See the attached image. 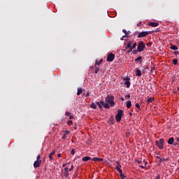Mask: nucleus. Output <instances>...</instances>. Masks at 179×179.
<instances>
[{"label": "nucleus", "instance_id": "nucleus-1", "mask_svg": "<svg viewBox=\"0 0 179 179\" xmlns=\"http://www.w3.org/2000/svg\"><path fill=\"white\" fill-rule=\"evenodd\" d=\"M89 160H92V162H103L102 158H99V157H84L83 158V162H89Z\"/></svg>", "mask_w": 179, "mask_h": 179}, {"label": "nucleus", "instance_id": "nucleus-2", "mask_svg": "<svg viewBox=\"0 0 179 179\" xmlns=\"http://www.w3.org/2000/svg\"><path fill=\"white\" fill-rule=\"evenodd\" d=\"M106 103L110 104V107H113L115 104L114 103V96H108L105 99Z\"/></svg>", "mask_w": 179, "mask_h": 179}, {"label": "nucleus", "instance_id": "nucleus-3", "mask_svg": "<svg viewBox=\"0 0 179 179\" xmlns=\"http://www.w3.org/2000/svg\"><path fill=\"white\" fill-rule=\"evenodd\" d=\"M145 48H146V45L145 44V43L142 41H140L137 47L138 52H142V51H143Z\"/></svg>", "mask_w": 179, "mask_h": 179}, {"label": "nucleus", "instance_id": "nucleus-4", "mask_svg": "<svg viewBox=\"0 0 179 179\" xmlns=\"http://www.w3.org/2000/svg\"><path fill=\"white\" fill-rule=\"evenodd\" d=\"M124 115V112L122 110H117V113L115 115V120L117 122H120L121 121V118H122V115Z\"/></svg>", "mask_w": 179, "mask_h": 179}, {"label": "nucleus", "instance_id": "nucleus-5", "mask_svg": "<svg viewBox=\"0 0 179 179\" xmlns=\"http://www.w3.org/2000/svg\"><path fill=\"white\" fill-rule=\"evenodd\" d=\"M155 143L159 149H163L164 148V138H160L159 141H155Z\"/></svg>", "mask_w": 179, "mask_h": 179}, {"label": "nucleus", "instance_id": "nucleus-6", "mask_svg": "<svg viewBox=\"0 0 179 179\" xmlns=\"http://www.w3.org/2000/svg\"><path fill=\"white\" fill-rule=\"evenodd\" d=\"M149 34H152L151 31H142L138 34V38H142V37H146V36H149Z\"/></svg>", "mask_w": 179, "mask_h": 179}, {"label": "nucleus", "instance_id": "nucleus-7", "mask_svg": "<svg viewBox=\"0 0 179 179\" xmlns=\"http://www.w3.org/2000/svg\"><path fill=\"white\" fill-rule=\"evenodd\" d=\"M138 164L140 165V167L141 169H146V164H148V162L145 160L143 161H137Z\"/></svg>", "mask_w": 179, "mask_h": 179}, {"label": "nucleus", "instance_id": "nucleus-8", "mask_svg": "<svg viewBox=\"0 0 179 179\" xmlns=\"http://www.w3.org/2000/svg\"><path fill=\"white\" fill-rule=\"evenodd\" d=\"M114 58H115V55L113 53H110L108 55L107 61L108 62H113L114 61Z\"/></svg>", "mask_w": 179, "mask_h": 179}, {"label": "nucleus", "instance_id": "nucleus-9", "mask_svg": "<svg viewBox=\"0 0 179 179\" xmlns=\"http://www.w3.org/2000/svg\"><path fill=\"white\" fill-rule=\"evenodd\" d=\"M40 166H41V161H35L34 162V169H37L38 167H40Z\"/></svg>", "mask_w": 179, "mask_h": 179}, {"label": "nucleus", "instance_id": "nucleus-10", "mask_svg": "<svg viewBox=\"0 0 179 179\" xmlns=\"http://www.w3.org/2000/svg\"><path fill=\"white\" fill-rule=\"evenodd\" d=\"M114 115H112L110 117L109 120H108V124H110V125H114Z\"/></svg>", "mask_w": 179, "mask_h": 179}, {"label": "nucleus", "instance_id": "nucleus-11", "mask_svg": "<svg viewBox=\"0 0 179 179\" xmlns=\"http://www.w3.org/2000/svg\"><path fill=\"white\" fill-rule=\"evenodd\" d=\"M124 80H126L124 83V85H126L127 87L129 88L131 86V83L129 82V78H126Z\"/></svg>", "mask_w": 179, "mask_h": 179}, {"label": "nucleus", "instance_id": "nucleus-12", "mask_svg": "<svg viewBox=\"0 0 179 179\" xmlns=\"http://www.w3.org/2000/svg\"><path fill=\"white\" fill-rule=\"evenodd\" d=\"M101 103H102V106L105 108H110V105H108V103L107 102H104V101L101 100Z\"/></svg>", "mask_w": 179, "mask_h": 179}, {"label": "nucleus", "instance_id": "nucleus-13", "mask_svg": "<svg viewBox=\"0 0 179 179\" xmlns=\"http://www.w3.org/2000/svg\"><path fill=\"white\" fill-rule=\"evenodd\" d=\"M148 26H151V27H157V26H159V24L157 22H150L148 24Z\"/></svg>", "mask_w": 179, "mask_h": 179}, {"label": "nucleus", "instance_id": "nucleus-14", "mask_svg": "<svg viewBox=\"0 0 179 179\" xmlns=\"http://www.w3.org/2000/svg\"><path fill=\"white\" fill-rule=\"evenodd\" d=\"M116 170H117L118 173H122V169H120L121 165L120 162H117Z\"/></svg>", "mask_w": 179, "mask_h": 179}, {"label": "nucleus", "instance_id": "nucleus-15", "mask_svg": "<svg viewBox=\"0 0 179 179\" xmlns=\"http://www.w3.org/2000/svg\"><path fill=\"white\" fill-rule=\"evenodd\" d=\"M136 42H135L132 46H131L130 49L127 51V52H131L132 51V50H135V48H136Z\"/></svg>", "mask_w": 179, "mask_h": 179}, {"label": "nucleus", "instance_id": "nucleus-16", "mask_svg": "<svg viewBox=\"0 0 179 179\" xmlns=\"http://www.w3.org/2000/svg\"><path fill=\"white\" fill-rule=\"evenodd\" d=\"M83 93V89L82 87L78 88L77 95L80 96Z\"/></svg>", "mask_w": 179, "mask_h": 179}, {"label": "nucleus", "instance_id": "nucleus-17", "mask_svg": "<svg viewBox=\"0 0 179 179\" xmlns=\"http://www.w3.org/2000/svg\"><path fill=\"white\" fill-rule=\"evenodd\" d=\"M136 76L141 77L142 76V71L140 69L136 71Z\"/></svg>", "mask_w": 179, "mask_h": 179}, {"label": "nucleus", "instance_id": "nucleus-18", "mask_svg": "<svg viewBox=\"0 0 179 179\" xmlns=\"http://www.w3.org/2000/svg\"><path fill=\"white\" fill-rule=\"evenodd\" d=\"M135 62H138V64H141V62H142V56H140V57H137L135 59Z\"/></svg>", "mask_w": 179, "mask_h": 179}, {"label": "nucleus", "instance_id": "nucleus-19", "mask_svg": "<svg viewBox=\"0 0 179 179\" xmlns=\"http://www.w3.org/2000/svg\"><path fill=\"white\" fill-rule=\"evenodd\" d=\"M169 145H173L174 143V138L171 137L168 140Z\"/></svg>", "mask_w": 179, "mask_h": 179}, {"label": "nucleus", "instance_id": "nucleus-20", "mask_svg": "<svg viewBox=\"0 0 179 179\" xmlns=\"http://www.w3.org/2000/svg\"><path fill=\"white\" fill-rule=\"evenodd\" d=\"M96 104L98 106V107H99L100 110H101V108H103V104L101 103V101H96Z\"/></svg>", "mask_w": 179, "mask_h": 179}, {"label": "nucleus", "instance_id": "nucleus-21", "mask_svg": "<svg viewBox=\"0 0 179 179\" xmlns=\"http://www.w3.org/2000/svg\"><path fill=\"white\" fill-rule=\"evenodd\" d=\"M170 48H171V50H178V47H177V45H173V44L171 45Z\"/></svg>", "mask_w": 179, "mask_h": 179}, {"label": "nucleus", "instance_id": "nucleus-22", "mask_svg": "<svg viewBox=\"0 0 179 179\" xmlns=\"http://www.w3.org/2000/svg\"><path fill=\"white\" fill-rule=\"evenodd\" d=\"M54 155H55V151H53L52 152L50 153L49 155V159L50 160H53L54 159L52 158V156H54Z\"/></svg>", "mask_w": 179, "mask_h": 179}, {"label": "nucleus", "instance_id": "nucleus-23", "mask_svg": "<svg viewBox=\"0 0 179 179\" xmlns=\"http://www.w3.org/2000/svg\"><path fill=\"white\" fill-rule=\"evenodd\" d=\"M103 62V59H101L99 61L96 60L95 62V66H97V65H100V64H101Z\"/></svg>", "mask_w": 179, "mask_h": 179}, {"label": "nucleus", "instance_id": "nucleus-24", "mask_svg": "<svg viewBox=\"0 0 179 179\" xmlns=\"http://www.w3.org/2000/svg\"><path fill=\"white\" fill-rule=\"evenodd\" d=\"M132 45H131V43H127V45L125 46V50H124V51H127V50H131V47Z\"/></svg>", "mask_w": 179, "mask_h": 179}, {"label": "nucleus", "instance_id": "nucleus-25", "mask_svg": "<svg viewBox=\"0 0 179 179\" xmlns=\"http://www.w3.org/2000/svg\"><path fill=\"white\" fill-rule=\"evenodd\" d=\"M126 104H127V107L128 108H131V106H132V103H131V101H127L126 102Z\"/></svg>", "mask_w": 179, "mask_h": 179}, {"label": "nucleus", "instance_id": "nucleus-26", "mask_svg": "<svg viewBox=\"0 0 179 179\" xmlns=\"http://www.w3.org/2000/svg\"><path fill=\"white\" fill-rule=\"evenodd\" d=\"M90 107L91 108H94V110H96V108H97V106L95 105L94 102L91 103Z\"/></svg>", "mask_w": 179, "mask_h": 179}, {"label": "nucleus", "instance_id": "nucleus-27", "mask_svg": "<svg viewBox=\"0 0 179 179\" xmlns=\"http://www.w3.org/2000/svg\"><path fill=\"white\" fill-rule=\"evenodd\" d=\"M152 101H155V98H150L147 100V103L149 104V103H152Z\"/></svg>", "mask_w": 179, "mask_h": 179}, {"label": "nucleus", "instance_id": "nucleus-28", "mask_svg": "<svg viewBox=\"0 0 179 179\" xmlns=\"http://www.w3.org/2000/svg\"><path fill=\"white\" fill-rule=\"evenodd\" d=\"M178 63V59H174L173 60V65H177Z\"/></svg>", "mask_w": 179, "mask_h": 179}, {"label": "nucleus", "instance_id": "nucleus-29", "mask_svg": "<svg viewBox=\"0 0 179 179\" xmlns=\"http://www.w3.org/2000/svg\"><path fill=\"white\" fill-rule=\"evenodd\" d=\"M100 69H99V66H95V73H98Z\"/></svg>", "mask_w": 179, "mask_h": 179}, {"label": "nucleus", "instance_id": "nucleus-30", "mask_svg": "<svg viewBox=\"0 0 179 179\" xmlns=\"http://www.w3.org/2000/svg\"><path fill=\"white\" fill-rule=\"evenodd\" d=\"M68 176H69V172L64 171V177H66V178H68Z\"/></svg>", "mask_w": 179, "mask_h": 179}, {"label": "nucleus", "instance_id": "nucleus-31", "mask_svg": "<svg viewBox=\"0 0 179 179\" xmlns=\"http://www.w3.org/2000/svg\"><path fill=\"white\" fill-rule=\"evenodd\" d=\"M72 124H73V122H72V120H69V121L67 122V125L71 126V125H72Z\"/></svg>", "mask_w": 179, "mask_h": 179}, {"label": "nucleus", "instance_id": "nucleus-32", "mask_svg": "<svg viewBox=\"0 0 179 179\" xmlns=\"http://www.w3.org/2000/svg\"><path fill=\"white\" fill-rule=\"evenodd\" d=\"M40 159H41V156L38 155L36 157V162H41V160H40Z\"/></svg>", "mask_w": 179, "mask_h": 179}, {"label": "nucleus", "instance_id": "nucleus-33", "mask_svg": "<svg viewBox=\"0 0 179 179\" xmlns=\"http://www.w3.org/2000/svg\"><path fill=\"white\" fill-rule=\"evenodd\" d=\"M120 177H121L122 179H125V176H124L122 172H120Z\"/></svg>", "mask_w": 179, "mask_h": 179}, {"label": "nucleus", "instance_id": "nucleus-34", "mask_svg": "<svg viewBox=\"0 0 179 179\" xmlns=\"http://www.w3.org/2000/svg\"><path fill=\"white\" fill-rule=\"evenodd\" d=\"M125 37H129V36H127V35H124L123 36H122L121 38H120V40L122 41H124V38H125Z\"/></svg>", "mask_w": 179, "mask_h": 179}, {"label": "nucleus", "instance_id": "nucleus-35", "mask_svg": "<svg viewBox=\"0 0 179 179\" xmlns=\"http://www.w3.org/2000/svg\"><path fill=\"white\" fill-rule=\"evenodd\" d=\"M136 108H138V110H141V106L139 105V103H136Z\"/></svg>", "mask_w": 179, "mask_h": 179}, {"label": "nucleus", "instance_id": "nucleus-36", "mask_svg": "<svg viewBox=\"0 0 179 179\" xmlns=\"http://www.w3.org/2000/svg\"><path fill=\"white\" fill-rule=\"evenodd\" d=\"M69 134H71V131H64V134L66 135V136L69 135Z\"/></svg>", "mask_w": 179, "mask_h": 179}, {"label": "nucleus", "instance_id": "nucleus-37", "mask_svg": "<svg viewBox=\"0 0 179 179\" xmlns=\"http://www.w3.org/2000/svg\"><path fill=\"white\" fill-rule=\"evenodd\" d=\"M66 138H68V136L65 134L63 135V136L62 137V139H64V141H65V139H66Z\"/></svg>", "mask_w": 179, "mask_h": 179}, {"label": "nucleus", "instance_id": "nucleus-38", "mask_svg": "<svg viewBox=\"0 0 179 179\" xmlns=\"http://www.w3.org/2000/svg\"><path fill=\"white\" fill-rule=\"evenodd\" d=\"M146 69H149V66L145 67V69L143 70V73H145Z\"/></svg>", "mask_w": 179, "mask_h": 179}, {"label": "nucleus", "instance_id": "nucleus-39", "mask_svg": "<svg viewBox=\"0 0 179 179\" xmlns=\"http://www.w3.org/2000/svg\"><path fill=\"white\" fill-rule=\"evenodd\" d=\"M71 155H75V149L71 150Z\"/></svg>", "mask_w": 179, "mask_h": 179}, {"label": "nucleus", "instance_id": "nucleus-40", "mask_svg": "<svg viewBox=\"0 0 179 179\" xmlns=\"http://www.w3.org/2000/svg\"><path fill=\"white\" fill-rule=\"evenodd\" d=\"M173 54H174L175 55H179V52H178V51H175V52H173Z\"/></svg>", "mask_w": 179, "mask_h": 179}, {"label": "nucleus", "instance_id": "nucleus-41", "mask_svg": "<svg viewBox=\"0 0 179 179\" xmlns=\"http://www.w3.org/2000/svg\"><path fill=\"white\" fill-rule=\"evenodd\" d=\"M71 115V113H70V112L66 111L65 115Z\"/></svg>", "mask_w": 179, "mask_h": 179}, {"label": "nucleus", "instance_id": "nucleus-42", "mask_svg": "<svg viewBox=\"0 0 179 179\" xmlns=\"http://www.w3.org/2000/svg\"><path fill=\"white\" fill-rule=\"evenodd\" d=\"M69 120H73V115H70Z\"/></svg>", "mask_w": 179, "mask_h": 179}, {"label": "nucleus", "instance_id": "nucleus-43", "mask_svg": "<svg viewBox=\"0 0 179 179\" xmlns=\"http://www.w3.org/2000/svg\"><path fill=\"white\" fill-rule=\"evenodd\" d=\"M73 170V165L71 166V167L69 169V171H72Z\"/></svg>", "mask_w": 179, "mask_h": 179}, {"label": "nucleus", "instance_id": "nucleus-44", "mask_svg": "<svg viewBox=\"0 0 179 179\" xmlns=\"http://www.w3.org/2000/svg\"><path fill=\"white\" fill-rule=\"evenodd\" d=\"M122 32L124 34H127L128 31H127L125 29H123L122 30Z\"/></svg>", "mask_w": 179, "mask_h": 179}, {"label": "nucleus", "instance_id": "nucleus-45", "mask_svg": "<svg viewBox=\"0 0 179 179\" xmlns=\"http://www.w3.org/2000/svg\"><path fill=\"white\" fill-rule=\"evenodd\" d=\"M132 43H134V41H129L128 42V43L130 44L131 45H132Z\"/></svg>", "mask_w": 179, "mask_h": 179}, {"label": "nucleus", "instance_id": "nucleus-46", "mask_svg": "<svg viewBox=\"0 0 179 179\" xmlns=\"http://www.w3.org/2000/svg\"><path fill=\"white\" fill-rule=\"evenodd\" d=\"M162 162H163V159H162V158L159 159V164H162Z\"/></svg>", "mask_w": 179, "mask_h": 179}, {"label": "nucleus", "instance_id": "nucleus-47", "mask_svg": "<svg viewBox=\"0 0 179 179\" xmlns=\"http://www.w3.org/2000/svg\"><path fill=\"white\" fill-rule=\"evenodd\" d=\"M155 179H160V175H157L155 178Z\"/></svg>", "mask_w": 179, "mask_h": 179}, {"label": "nucleus", "instance_id": "nucleus-48", "mask_svg": "<svg viewBox=\"0 0 179 179\" xmlns=\"http://www.w3.org/2000/svg\"><path fill=\"white\" fill-rule=\"evenodd\" d=\"M130 98H131V95L129 94L126 96V99H130Z\"/></svg>", "mask_w": 179, "mask_h": 179}, {"label": "nucleus", "instance_id": "nucleus-49", "mask_svg": "<svg viewBox=\"0 0 179 179\" xmlns=\"http://www.w3.org/2000/svg\"><path fill=\"white\" fill-rule=\"evenodd\" d=\"M69 169L68 167L64 168V171H68Z\"/></svg>", "mask_w": 179, "mask_h": 179}, {"label": "nucleus", "instance_id": "nucleus-50", "mask_svg": "<svg viewBox=\"0 0 179 179\" xmlns=\"http://www.w3.org/2000/svg\"><path fill=\"white\" fill-rule=\"evenodd\" d=\"M85 96H86V97H89V96H90V94L89 92H87Z\"/></svg>", "mask_w": 179, "mask_h": 179}, {"label": "nucleus", "instance_id": "nucleus-51", "mask_svg": "<svg viewBox=\"0 0 179 179\" xmlns=\"http://www.w3.org/2000/svg\"><path fill=\"white\" fill-rule=\"evenodd\" d=\"M147 45H152V43L148 42V43H147Z\"/></svg>", "mask_w": 179, "mask_h": 179}, {"label": "nucleus", "instance_id": "nucleus-52", "mask_svg": "<svg viewBox=\"0 0 179 179\" xmlns=\"http://www.w3.org/2000/svg\"><path fill=\"white\" fill-rule=\"evenodd\" d=\"M78 176V173L76 172L75 174H74V177L75 178H76V176Z\"/></svg>", "mask_w": 179, "mask_h": 179}, {"label": "nucleus", "instance_id": "nucleus-53", "mask_svg": "<svg viewBox=\"0 0 179 179\" xmlns=\"http://www.w3.org/2000/svg\"><path fill=\"white\" fill-rule=\"evenodd\" d=\"M157 157V159H159V160H160L162 158L160 157H159V156H157L156 157Z\"/></svg>", "mask_w": 179, "mask_h": 179}, {"label": "nucleus", "instance_id": "nucleus-54", "mask_svg": "<svg viewBox=\"0 0 179 179\" xmlns=\"http://www.w3.org/2000/svg\"><path fill=\"white\" fill-rule=\"evenodd\" d=\"M66 164H62V167H66Z\"/></svg>", "mask_w": 179, "mask_h": 179}, {"label": "nucleus", "instance_id": "nucleus-55", "mask_svg": "<svg viewBox=\"0 0 179 179\" xmlns=\"http://www.w3.org/2000/svg\"><path fill=\"white\" fill-rule=\"evenodd\" d=\"M125 34V36H129V32H127V34Z\"/></svg>", "mask_w": 179, "mask_h": 179}, {"label": "nucleus", "instance_id": "nucleus-56", "mask_svg": "<svg viewBox=\"0 0 179 179\" xmlns=\"http://www.w3.org/2000/svg\"><path fill=\"white\" fill-rule=\"evenodd\" d=\"M58 157H62V155L61 154H58Z\"/></svg>", "mask_w": 179, "mask_h": 179}, {"label": "nucleus", "instance_id": "nucleus-57", "mask_svg": "<svg viewBox=\"0 0 179 179\" xmlns=\"http://www.w3.org/2000/svg\"><path fill=\"white\" fill-rule=\"evenodd\" d=\"M74 129H78V127L76 126V127H74Z\"/></svg>", "mask_w": 179, "mask_h": 179}, {"label": "nucleus", "instance_id": "nucleus-58", "mask_svg": "<svg viewBox=\"0 0 179 179\" xmlns=\"http://www.w3.org/2000/svg\"><path fill=\"white\" fill-rule=\"evenodd\" d=\"M134 52H138V50H134Z\"/></svg>", "mask_w": 179, "mask_h": 179}, {"label": "nucleus", "instance_id": "nucleus-59", "mask_svg": "<svg viewBox=\"0 0 179 179\" xmlns=\"http://www.w3.org/2000/svg\"><path fill=\"white\" fill-rule=\"evenodd\" d=\"M174 94H177V92H176V91H174Z\"/></svg>", "mask_w": 179, "mask_h": 179}, {"label": "nucleus", "instance_id": "nucleus-60", "mask_svg": "<svg viewBox=\"0 0 179 179\" xmlns=\"http://www.w3.org/2000/svg\"><path fill=\"white\" fill-rule=\"evenodd\" d=\"M177 141L179 142V138H177Z\"/></svg>", "mask_w": 179, "mask_h": 179}, {"label": "nucleus", "instance_id": "nucleus-61", "mask_svg": "<svg viewBox=\"0 0 179 179\" xmlns=\"http://www.w3.org/2000/svg\"><path fill=\"white\" fill-rule=\"evenodd\" d=\"M130 115H132V113H130Z\"/></svg>", "mask_w": 179, "mask_h": 179}, {"label": "nucleus", "instance_id": "nucleus-62", "mask_svg": "<svg viewBox=\"0 0 179 179\" xmlns=\"http://www.w3.org/2000/svg\"><path fill=\"white\" fill-rule=\"evenodd\" d=\"M178 90H179V87H178Z\"/></svg>", "mask_w": 179, "mask_h": 179}, {"label": "nucleus", "instance_id": "nucleus-63", "mask_svg": "<svg viewBox=\"0 0 179 179\" xmlns=\"http://www.w3.org/2000/svg\"><path fill=\"white\" fill-rule=\"evenodd\" d=\"M178 163H179V159H178Z\"/></svg>", "mask_w": 179, "mask_h": 179}]
</instances>
